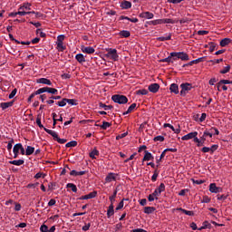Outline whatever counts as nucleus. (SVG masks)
Here are the masks:
<instances>
[{
  "label": "nucleus",
  "instance_id": "nucleus-62",
  "mask_svg": "<svg viewBox=\"0 0 232 232\" xmlns=\"http://www.w3.org/2000/svg\"><path fill=\"white\" fill-rule=\"evenodd\" d=\"M91 227H92V224H91V223H88V224H85V225L82 227V231H88Z\"/></svg>",
  "mask_w": 232,
  "mask_h": 232
},
{
  "label": "nucleus",
  "instance_id": "nucleus-47",
  "mask_svg": "<svg viewBox=\"0 0 232 232\" xmlns=\"http://www.w3.org/2000/svg\"><path fill=\"white\" fill-rule=\"evenodd\" d=\"M75 146H77L76 140H72L65 144V148H75Z\"/></svg>",
  "mask_w": 232,
  "mask_h": 232
},
{
  "label": "nucleus",
  "instance_id": "nucleus-40",
  "mask_svg": "<svg viewBox=\"0 0 232 232\" xmlns=\"http://www.w3.org/2000/svg\"><path fill=\"white\" fill-rule=\"evenodd\" d=\"M47 92V87H43L38 89L36 92H34V95H41V93H46Z\"/></svg>",
  "mask_w": 232,
  "mask_h": 232
},
{
  "label": "nucleus",
  "instance_id": "nucleus-21",
  "mask_svg": "<svg viewBox=\"0 0 232 232\" xmlns=\"http://www.w3.org/2000/svg\"><path fill=\"white\" fill-rule=\"evenodd\" d=\"M76 61L80 63V64H82V63H86V58H84V54L82 53H78L75 55Z\"/></svg>",
  "mask_w": 232,
  "mask_h": 232
},
{
  "label": "nucleus",
  "instance_id": "nucleus-12",
  "mask_svg": "<svg viewBox=\"0 0 232 232\" xmlns=\"http://www.w3.org/2000/svg\"><path fill=\"white\" fill-rule=\"evenodd\" d=\"M140 17H141V19H153V17H155V14H153V13L151 12L147 11L140 14Z\"/></svg>",
  "mask_w": 232,
  "mask_h": 232
},
{
  "label": "nucleus",
  "instance_id": "nucleus-46",
  "mask_svg": "<svg viewBox=\"0 0 232 232\" xmlns=\"http://www.w3.org/2000/svg\"><path fill=\"white\" fill-rule=\"evenodd\" d=\"M36 124L39 128L44 129V126L43 125V123L41 122V114L37 115L36 118Z\"/></svg>",
  "mask_w": 232,
  "mask_h": 232
},
{
  "label": "nucleus",
  "instance_id": "nucleus-28",
  "mask_svg": "<svg viewBox=\"0 0 232 232\" xmlns=\"http://www.w3.org/2000/svg\"><path fill=\"white\" fill-rule=\"evenodd\" d=\"M118 191L119 190L117 188H115L113 191V194L111 197H109V200H110L111 204H112V205H113V202H115V198H117Z\"/></svg>",
  "mask_w": 232,
  "mask_h": 232
},
{
  "label": "nucleus",
  "instance_id": "nucleus-49",
  "mask_svg": "<svg viewBox=\"0 0 232 232\" xmlns=\"http://www.w3.org/2000/svg\"><path fill=\"white\" fill-rule=\"evenodd\" d=\"M66 101L67 104H70L71 106H77V100L66 98Z\"/></svg>",
  "mask_w": 232,
  "mask_h": 232
},
{
  "label": "nucleus",
  "instance_id": "nucleus-30",
  "mask_svg": "<svg viewBox=\"0 0 232 232\" xmlns=\"http://www.w3.org/2000/svg\"><path fill=\"white\" fill-rule=\"evenodd\" d=\"M119 35L123 38H128L130 35H131V33H130V31L122 30L119 33Z\"/></svg>",
  "mask_w": 232,
  "mask_h": 232
},
{
  "label": "nucleus",
  "instance_id": "nucleus-45",
  "mask_svg": "<svg viewBox=\"0 0 232 232\" xmlns=\"http://www.w3.org/2000/svg\"><path fill=\"white\" fill-rule=\"evenodd\" d=\"M163 24H175V20L170 19V18H164L162 19Z\"/></svg>",
  "mask_w": 232,
  "mask_h": 232
},
{
  "label": "nucleus",
  "instance_id": "nucleus-23",
  "mask_svg": "<svg viewBox=\"0 0 232 232\" xmlns=\"http://www.w3.org/2000/svg\"><path fill=\"white\" fill-rule=\"evenodd\" d=\"M166 36H160L157 38V41H171V33L166 34Z\"/></svg>",
  "mask_w": 232,
  "mask_h": 232
},
{
  "label": "nucleus",
  "instance_id": "nucleus-31",
  "mask_svg": "<svg viewBox=\"0 0 232 232\" xmlns=\"http://www.w3.org/2000/svg\"><path fill=\"white\" fill-rule=\"evenodd\" d=\"M135 108H137V103H132L127 110V111L123 112V115H128V113H131V111H133V110H135Z\"/></svg>",
  "mask_w": 232,
  "mask_h": 232
},
{
  "label": "nucleus",
  "instance_id": "nucleus-5",
  "mask_svg": "<svg viewBox=\"0 0 232 232\" xmlns=\"http://www.w3.org/2000/svg\"><path fill=\"white\" fill-rule=\"evenodd\" d=\"M105 57L111 59L112 61H119V53H117V49L109 48L107 49V53Z\"/></svg>",
  "mask_w": 232,
  "mask_h": 232
},
{
  "label": "nucleus",
  "instance_id": "nucleus-24",
  "mask_svg": "<svg viewBox=\"0 0 232 232\" xmlns=\"http://www.w3.org/2000/svg\"><path fill=\"white\" fill-rule=\"evenodd\" d=\"M177 210L181 211V213H184L185 215H188V217H193L195 215L193 211L186 210L182 208H178Z\"/></svg>",
  "mask_w": 232,
  "mask_h": 232
},
{
  "label": "nucleus",
  "instance_id": "nucleus-17",
  "mask_svg": "<svg viewBox=\"0 0 232 232\" xmlns=\"http://www.w3.org/2000/svg\"><path fill=\"white\" fill-rule=\"evenodd\" d=\"M113 215H115V207L113 206V204H111L107 210V217L109 218H111V217H113Z\"/></svg>",
  "mask_w": 232,
  "mask_h": 232
},
{
  "label": "nucleus",
  "instance_id": "nucleus-27",
  "mask_svg": "<svg viewBox=\"0 0 232 232\" xmlns=\"http://www.w3.org/2000/svg\"><path fill=\"white\" fill-rule=\"evenodd\" d=\"M155 207H145L144 208V213L146 215H151V213L155 212Z\"/></svg>",
  "mask_w": 232,
  "mask_h": 232
},
{
  "label": "nucleus",
  "instance_id": "nucleus-20",
  "mask_svg": "<svg viewBox=\"0 0 232 232\" xmlns=\"http://www.w3.org/2000/svg\"><path fill=\"white\" fill-rule=\"evenodd\" d=\"M12 106H14V102L0 103V108H2V110H7V108H12Z\"/></svg>",
  "mask_w": 232,
  "mask_h": 232
},
{
  "label": "nucleus",
  "instance_id": "nucleus-58",
  "mask_svg": "<svg viewBox=\"0 0 232 232\" xmlns=\"http://www.w3.org/2000/svg\"><path fill=\"white\" fill-rule=\"evenodd\" d=\"M17 94V89H14L11 93L9 94V99H14Z\"/></svg>",
  "mask_w": 232,
  "mask_h": 232
},
{
  "label": "nucleus",
  "instance_id": "nucleus-63",
  "mask_svg": "<svg viewBox=\"0 0 232 232\" xmlns=\"http://www.w3.org/2000/svg\"><path fill=\"white\" fill-rule=\"evenodd\" d=\"M219 84H232V81L229 80H221Z\"/></svg>",
  "mask_w": 232,
  "mask_h": 232
},
{
  "label": "nucleus",
  "instance_id": "nucleus-10",
  "mask_svg": "<svg viewBox=\"0 0 232 232\" xmlns=\"http://www.w3.org/2000/svg\"><path fill=\"white\" fill-rule=\"evenodd\" d=\"M209 191L210 193H220V191H222V188L217 187L216 183H211L209 185Z\"/></svg>",
  "mask_w": 232,
  "mask_h": 232
},
{
  "label": "nucleus",
  "instance_id": "nucleus-15",
  "mask_svg": "<svg viewBox=\"0 0 232 232\" xmlns=\"http://www.w3.org/2000/svg\"><path fill=\"white\" fill-rule=\"evenodd\" d=\"M37 84H46L47 86H52V81L47 78H40L36 80Z\"/></svg>",
  "mask_w": 232,
  "mask_h": 232
},
{
  "label": "nucleus",
  "instance_id": "nucleus-52",
  "mask_svg": "<svg viewBox=\"0 0 232 232\" xmlns=\"http://www.w3.org/2000/svg\"><path fill=\"white\" fill-rule=\"evenodd\" d=\"M170 54H171V57H172V61H179V59H180V58H179V52L178 53L173 52V53H170Z\"/></svg>",
  "mask_w": 232,
  "mask_h": 232
},
{
  "label": "nucleus",
  "instance_id": "nucleus-33",
  "mask_svg": "<svg viewBox=\"0 0 232 232\" xmlns=\"http://www.w3.org/2000/svg\"><path fill=\"white\" fill-rule=\"evenodd\" d=\"M47 93H51V95H57L59 91L55 88L47 87Z\"/></svg>",
  "mask_w": 232,
  "mask_h": 232
},
{
  "label": "nucleus",
  "instance_id": "nucleus-50",
  "mask_svg": "<svg viewBox=\"0 0 232 232\" xmlns=\"http://www.w3.org/2000/svg\"><path fill=\"white\" fill-rule=\"evenodd\" d=\"M229 70H231V65H227L226 67H224L223 70L219 72V73H222V74L229 73Z\"/></svg>",
  "mask_w": 232,
  "mask_h": 232
},
{
  "label": "nucleus",
  "instance_id": "nucleus-44",
  "mask_svg": "<svg viewBox=\"0 0 232 232\" xmlns=\"http://www.w3.org/2000/svg\"><path fill=\"white\" fill-rule=\"evenodd\" d=\"M160 63H173V57L171 56V53L167 58L160 60Z\"/></svg>",
  "mask_w": 232,
  "mask_h": 232
},
{
  "label": "nucleus",
  "instance_id": "nucleus-64",
  "mask_svg": "<svg viewBox=\"0 0 232 232\" xmlns=\"http://www.w3.org/2000/svg\"><path fill=\"white\" fill-rule=\"evenodd\" d=\"M122 229V223H118L115 226V231H121Z\"/></svg>",
  "mask_w": 232,
  "mask_h": 232
},
{
  "label": "nucleus",
  "instance_id": "nucleus-3",
  "mask_svg": "<svg viewBox=\"0 0 232 232\" xmlns=\"http://www.w3.org/2000/svg\"><path fill=\"white\" fill-rule=\"evenodd\" d=\"M44 131L51 135V137H53V140H56L59 144H66L67 140L59 138V135L54 130L44 128Z\"/></svg>",
  "mask_w": 232,
  "mask_h": 232
},
{
  "label": "nucleus",
  "instance_id": "nucleus-55",
  "mask_svg": "<svg viewBox=\"0 0 232 232\" xmlns=\"http://www.w3.org/2000/svg\"><path fill=\"white\" fill-rule=\"evenodd\" d=\"M124 208V199H122L117 206L116 211H120V209H122Z\"/></svg>",
  "mask_w": 232,
  "mask_h": 232
},
{
  "label": "nucleus",
  "instance_id": "nucleus-25",
  "mask_svg": "<svg viewBox=\"0 0 232 232\" xmlns=\"http://www.w3.org/2000/svg\"><path fill=\"white\" fill-rule=\"evenodd\" d=\"M9 164H13V166H23V164H24V160H14L9 161Z\"/></svg>",
  "mask_w": 232,
  "mask_h": 232
},
{
  "label": "nucleus",
  "instance_id": "nucleus-37",
  "mask_svg": "<svg viewBox=\"0 0 232 232\" xmlns=\"http://www.w3.org/2000/svg\"><path fill=\"white\" fill-rule=\"evenodd\" d=\"M149 24H152L153 26H157V24H163L162 19L152 20L149 22Z\"/></svg>",
  "mask_w": 232,
  "mask_h": 232
},
{
  "label": "nucleus",
  "instance_id": "nucleus-29",
  "mask_svg": "<svg viewBox=\"0 0 232 232\" xmlns=\"http://www.w3.org/2000/svg\"><path fill=\"white\" fill-rule=\"evenodd\" d=\"M230 43H231L230 38H224L220 41V46L222 47L227 46V44H229Z\"/></svg>",
  "mask_w": 232,
  "mask_h": 232
},
{
  "label": "nucleus",
  "instance_id": "nucleus-35",
  "mask_svg": "<svg viewBox=\"0 0 232 232\" xmlns=\"http://www.w3.org/2000/svg\"><path fill=\"white\" fill-rule=\"evenodd\" d=\"M66 188L72 189V191L73 193H77V186H76L75 184H73V183H68V184L66 185Z\"/></svg>",
  "mask_w": 232,
  "mask_h": 232
},
{
  "label": "nucleus",
  "instance_id": "nucleus-38",
  "mask_svg": "<svg viewBox=\"0 0 232 232\" xmlns=\"http://www.w3.org/2000/svg\"><path fill=\"white\" fill-rule=\"evenodd\" d=\"M19 10H32V4H30V3L24 4V5L19 8Z\"/></svg>",
  "mask_w": 232,
  "mask_h": 232
},
{
  "label": "nucleus",
  "instance_id": "nucleus-8",
  "mask_svg": "<svg viewBox=\"0 0 232 232\" xmlns=\"http://www.w3.org/2000/svg\"><path fill=\"white\" fill-rule=\"evenodd\" d=\"M205 60H206V57H200L196 60H192L188 64H184L183 68H186V66H193V64H198V63H204Z\"/></svg>",
  "mask_w": 232,
  "mask_h": 232
},
{
  "label": "nucleus",
  "instance_id": "nucleus-61",
  "mask_svg": "<svg viewBox=\"0 0 232 232\" xmlns=\"http://www.w3.org/2000/svg\"><path fill=\"white\" fill-rule=\"evenodd\" d=\"M208 34H209V31H206V30L198 31V35H208Z\"/></svg>",
  "mask_w": 232,
  "mask_h": 232
},
{
  "label": "nucleus",
  "instance_id": "nucleus-1",
  "mask_svg": "<svg viewBox=\"0 0 232 232\" xmlns=\"http://www.w3.org/2000/svg\"><path fill=\"white\" fill-rule=\"evenodd\" d=\"M213 131H215L216 135H219L220 131H218V129L212 127L210 128L208 130H205L203 132V135L200 137L199 142L197 143L198 148H200L202 146H204L205 142H206V137H213Z\"/></svg>",
  "mask_w": 232,
  "mask_h": 232
},
{
  "label": "nucleus",
  "instance_id": "nucleus-16",
  "mask_svg": "<svg viewBox=\"0 0 232 232\" xmlns=\"http://www.w3.org/2000/svg\"><path fill=\"white\" fill-rule=\"evenodd\" d=\"M169 92L170 93H175V95H179V84L177 83L170 84Z\"/></svg>",
  "mask_w": 232,
  "mask_h": 232
},
{
  "label": "nucleus",
  "instance_id": "nucleus-56",
  "mask_svg": "<svg viewBox=\"0 0 232 232\" xmlns=\"http://www.w3.org/2000/svg\"><path fill=\"white\" fill-rule=\"evenodd\" d=\"M48 226H46L45 224H43L41 227H40V231L41 232H48Z\"/></svg>",
  "mask_w": 232,
  "mask_h": 232
},
{
  "label": "nucleus",
  "instance_id": "nucleus-13",
  "mask_svg": "<svg viewBox=\"0 0 232 232\" xmlns=\"http://www.w3.org/2000/svg\"><path fill=\"white\" fill-rule=\"evenodd\" d=\"M198 135V132L194 131V132H189L188 134H186L181 138V140H191L194 137H197Z\"/></svg>",
  "mask_w": 232,
  "mask_h": 232
},
{
  "label": "nucleus",
  "instance_id": "nucleus-41",
  "mask_svg": "<svg viewBox=\"0 0 232 232\" xmlns=\"http://www.w3.org/2000/svg\"><path fill=\"white\" fill-rule=\"evenodd\" d=\"M57 106H60V108H64L67 104L66 98H63L62 101L56 102Z\"/></svg>",
  "mask_w": 232,
  "mask_h": 232
},
{
  "label": "nucleus",
  "instance_id": "nucleus-2",
  "mask_svg": "<svg viewBox=\"0 0 232 232\" xmlns=\"http://www.w3.org/2000/svg\"><path fill=\"white\" fill-rule=\"evenodd\" d=\"M179 88L181 89L180 91V96L181 97H186L191 90H193V84L189 82H184L179 85Z\"/></svg>",
  "mask_w": 232,
  "mask_h": 232
},
{
  "label": "nucleus",
  "instance_id": "nucleus-19",
  "mask_svg": "<svg viewBox=\"0 0 232 232\" xmlns=\"http://www.w3.org/2000/svg\"><path fill=\"white\" fill-rule=\"evenodd\" d=\"M178 58L181 61H189V55L184 52H179Z\"/></svg>",
  "mask_w": 232,
  "mask_h": 232
},
{
  "label": "nucleus",
  "instance_id": "nucleus-11",
  "mask_svg": "<svg viewBox=\"0 0 232 232\" xmlns=\"http://www.w3.org/2000/svg\"><path fill=\"white\" fill-rule=\"evenodd\" d=\"M82 52L83 53H88L89 55H92V53H95V48L92 46H82Z\"/></svg>",
  "mask_w": 232,
  "mask_h": 232
},
{
  "label": "nucleus",
  "instance_id": "nucleus-53",
  "mask_svg": "<svg viewBox=\"0 0 232 232\" xmlns=\"http://www.w3.org/2000/svg\"><path fill=\"white\" fill-rule=\"evenodd\" d=\"M154 142H164V136H156L153 139Z\"/></svg>",
  "mask_w": 232,
  "mask_h": 232
},
{
  "label": "nucleus",
  "instance_id": "nucleus-36",
  "mask_svg": "<svg viewBox=\"0 0 232 232\" xmlns=\"http://www.w3.org/2000/svg\"><path fill=\"white\" fill-rule=\"evenodd\" d=\"M89 157L91 159H97L95 158V157H99V151L97 150V149H94L92 152H90Z\"/></svg>",
  "mask_w": 232,
  "mask_h": 232
},
{
  "label": "nucleus",
  "instance_id": "nucleus-32",
  "mask_svg": "<svg viewBox=\"0 0 232 232\" xmlns=\"http://www.w3.org/2000/svg\"><path fill=\"white\" fill-rule=\"evenodd\" d=\"M99 108H103V110H105V111H108V110L113 109V106L112 105H106L105 103L100 102L99 103Z\"/></svg>",
  "mask_w": 232,
  "mask_h": 232
},
{
  "label": "nucleus",
  "instance_id": "nucleus-54",
  "mask_svg": "<svg viewBox=\"0 0 232 232\" xmlns=\"http://www.w3.org/2000/svg\"><path fill=\"white\" fill-rule=\"evenodd\" d=\"M56 44L59 52H64L66 50V46H64L63 44Z\"/></svg>",
  "mask_w": 232,
  "mask_h": 232
},
{
  "label": "nucleus",
  "instance_id": "nucleus-22",
  "mask_svg": "<svg viewBox=\"0 0 232 232\" xmlns=\"http://www.w3.org/2000/svg\"><path fill=\"white\" fill-rule=\"evenodd\" d=\"M70 175L72 177H79V176L86 175V170H82V171L72 170L70 172Z\"/></svg>",
  "mask_w": 232,
  "mask_h": 232
},
{
  "label": "nucleus",
  "instance_id": "nucleus-18",
  "mask_svg": "<svg viewBox=\"0 0 232 232\" xmlns=\"http://www.w3.org/2000/svg\"><path fill=\"white\" fill-rule=\"evenodd\" d=\"M155 158L151 154V152H149L148 150H145V155L143 157V162H146L148 160H153Z\"/></svg>",
  "mask_w": 232,
  "mask_h": 232
},
{
  "label": "nucleus",
  "instance_id": "nucleus-51",
  "mask_svg": "<svg viewBox=\"0 0 232 232\" xmlns=\"http://www.w3.org/2000/svg\"><path fill=\"white\" fill-rule=\"evenodd\" d=\"M66 36L64 34H60L57 36V43L56 44H63V41Z\"/></svg>",
  "mask_w": 232,
  "mask_h": 232
},
{
  "label": "nucleus",
  "instance_id": "nucleus-7",
  "mask_svg": "<svg viewBox=\"0 0 232 232\" xmlns=\"http://www.w3.org/2000/svg\"><path fill=\"white\" fill-rule=\"evenodd\" d=\"M95 197H97V191H92L85 196L80 197L78 200H90V198H95Z\"/></svg>",
  "mask_w": 232,
  "mask_h": 232
},
{
  "label": "nucleus",
  "instance_id": "nucleus-6",
  "mask_svg": "<svg viewBox=\"0 0 232 232\" xmlns=\"http://www.w3.org/2000/svg\"><path fill=\"white\" fill-rule=\"evenodd\" d=\"M118 177H119V174L113 173V172H110L105 177V182L107 184H110V182H115V181H117Z\"/></svg>",
  "mask_w": 232,
  "mask_h": 232
},
{
  "label": "nucleus",
  "instance_id": "nucleus-4",
  "mask_svg": "<svg viewBox=\"0 0 232 232\" xmlns=\"http://www.w3.org/2000/svg\"><path fill=\"white\" fill-rule=\"evenodd\" d=\"M111 101L117 104H128V97L122 94H114L111 96Z\"/></svg>",
  "mask_w": 232,
  "mask_h": 232
},
{
  "label": "nucleus",
  "instance_id": "nucleus-34",
  "mask_svg": "<svg viewBox=\"0 0 232 232\" xmlns=\"http://www.w3.org/2000/svg\"><path fill=\"white\" fill-rule=\"evenodd\" d=\"M100 128H102V130H108V128H110L111 126V123L108 122V121H103L102 125H97Z\"/></svg>",
  "mask_w": 232,
  "mask_h": 232
},
{
  "label": "nucleus",
  "instance_id": "nucleus-9",
  "mask_svg": "<svg viewBox=\"0 0 232 232\" xmlns=\"http://www.w3.org/2000/svg\"><path fill=\"white\" fill-rule=\"evenodd\" d=\"M148 89H149V92H150V93H157V92L160 90V85L159 83H152L149 85Z\"/></svg>",
  "mask_w": 232,
  "mask_h": 232
},
{
  "label": "nucleus",
  "instance_id": "nucleus-48",
  "mask_svg": "<svg viewBox=\"0 0 232 232\" xmlns=\"http://www.w3.org/2000/svg\"><path fill=\"white\" fill-rule=\"evenodd\" d=\"M149 92L146 89L136 91V95H148Z\"/></svg>",
  "mask_w": 232,
  "mask_h": 232
},
{
  "label": "nucleus",
  "instance_id": "nucleus-59",
  "mask_svg": "<svg viewBox=\"0 0 232 232\" xmlns=\"http://www.w3.org/2000/svg\"><path fill=\"white\" fill-rule=\"evenodd\" d=\"M211 202V198L208 197H204L203 199L201 200L202 204H209Z\"/></svg>",
  "mask_w": 232,
  "mask_h": 232
},
{
  "label": "nucleus",
  "instance_id": "nucleus-14",
  "mask_svg": "<svg viewBox=\"0 0 232 232\" xmlns=\"http://www.w3.org/2000/svg\"><path fill=\"white\" fill-rule=\"evenodd\" d=\"M121 8H122V10H130V8H131V2L128 0L121 1Z\"/></svg>",
  "mask_w": 232,
  "mask_h": 232
},
{
  "label": "nucleus",
  "instance_id": "nucleus-39",
  "mask_svg": "<svg viewBox=\"0 0 232 232\" xmlns=\"http://www.w3.org/2000/svg\"><path fill=\"white\" fill-rule=\"evenodd\" d=\"M211 223H209L208 221H204L203 226L199 229H211Z\"/></svg>",
  "mask_w": 232,
  "mask_h": 232
},
{
  "label": "nucleus",
  "instance_id": "nucleus-57",
  "mask_svg": "<svg viewBox=\"0 0 232 232\" xmlns=\"http://www.w3.org/2000/svg\"><path fill=\"white\" fill-rule=\"evenodd\" d=\"M217 150H218V145H217V144L212 145L210 148V153L211 154L215 153V151H217Z\"/></svg>",
  "mask_w": 232,
  "mask_h": 232
},
{
  "label": "nucleus",
  "instance_id": "nucleus-60",
  "mask_svg": "<svg viewBox=\"0 0 232 232\" xmlns=\"http://www.w3.org/2000/svg\"><path fill=\"white\" fill-rule=\"evenodd\" d=\"M217 48V44L210 43L209 44V52L213 53V51Z\"/></svg>",
  "mask_w": 232,
  "mask_h": 232
},
{
  "label": "nucleus",
  "instance_id": "nucleus-43",
  "mask_svg": "<svg viewBox=\"0 0 232 232\" xmlns=\"http://www.w3.org/2000/svg\"><path fill=\"white\" fill-rule=\"evenodd\" d=\"M23 144L22 143H16L14 148H13V152H16L19 153V151L21 150Z\"/></svg>",
  "mask_w": 232,
  "mask_h": 232
},
{
  "label": "nucleus",
  "instance_id": "nucleus-42",
  "mask_svg": "<svg viewBox=\"0 0 232 232\" xmlns=\"http://www.w3.org/2000/svg\"><path fill=\"white\" fill-rule=\"evenodd\" d=\"M160 194L163 193V191H166V185L164 183H160V185L156 188Z\"/></svg>",
  "mask_w": 232,
  "mask_h": 232
},
{
  "label": "nucleus",
  "instance_id": "nucleus-26",
  "mask_svg": "<svg viewBox=\"0 0 232 232\" xmlns=\"http://www.w3.org/2000/svg\"><path fill=\"white\" fill-rule=\"evenodd\" d=\"M34 151H35V148L32 146H27V148L25 149V155H27V157L30 155H34Z\"/></svg>",
  "mask_w": 232,
  "mask_h": 232
}]
</instances>
